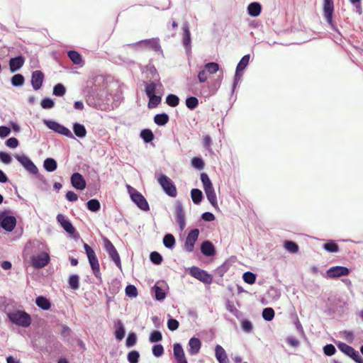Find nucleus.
Returning a JSON list of instances; mask_svg holds the SVG:
<instances>
[{
    "label": "nucleus",
    "instance_id": "nucleus-1",
    "mask_svg": "<svg viewBox=\"0 0 363 363\" xmlns=\"http://www.w3.org/2000/svg\"><path fill=\"white\" fill-rule=\"evenodd\" d=\"M201 180L202 182L203 189L208 201L213 207L217 208L218 201L216 194L208 174L206 173H201Z\"/></svg>",
    "mask_w": 363,
    "mask_h": 363
},
{
    "label": "nucleus",
    "instance_id": "nucleus-2",
    "mask_svg": "<svg viewBox=\"0 0 363 363\" xmlns=\"http://www.w3.org/2000/svg\"><path fill=\"white\" fill-rule=\"evenodd\" d=\"M9 320L16 325L27 328L31 323V318L25 311H18L8 315Z\"/></svg>",
    "mask_w": 363,
    "mask_h": 363
},
{
    "label": "nucleus",
    "instance_id": "nucleus-3",
    "mask_svg": "<svg viewBox=\"0 0 363 363\" xmlns=\"http://www.w3.org/2000/svg\"><path fill=\"white\" fill-rule=\"evenodd\" d=\"M84 248L86 252L89 262L90 264L91 268L93 271L94 276L96 278H100L101 277L100 266H99V260L95 254V252L86 243L84 244Z\"/></svg>",
    "mask_w": 363,
    "mask_h": 363
},
{
    "label": "nucleus",
    "instance_id": "nucleus-4",
    "mask_svg": "<svg viewBox=\"0 0 363 363\" xmlns=\"http://www.w3.org/2000/svg\"><path fill=\"white\" fill-rule=\"evenodd\" d=\"M157 181L168 196L174 198L177 196V191L176 186L170 178L164 174H161L158 177Z\"/></svg>",
    "mask_w": 363,
    "mask_h": 363
},
{
    "label": "nucleus",
    "instance_id": "nucleus-5",
    "mask_svg": "<svg viewBox=\"0 0 363 363\" xmlns=\"http://www.w3.org/2000/svg\"><path fill=\"white\" fill-rule=\"evenodd\" d=\"M127 189L130 194L132 201L142 210L148 211L150 207L145 197L132 186L128 185Z\"/></svg>",
    "mask_w": 363,
    "mask_h": 363
},
{
    "label": "nucleus",
    "instance_id": "nucleus-6",
    "mask_svg": "<svg viewBox=\"0 0 363 363\" xmlns=\"http://www.w3.org/2000/svg\"><path fill=\"white\" fill-rule=\"evenodd\" d=\"M16 225V218L13 216H9L4 211L0 213V226L8 232H11Z\"/></svg>",
    "mask_w": 363,
    "mask_h": 363
},
{
    "label": "nucleus",
    "instance_id": "nucleus-7",
    "mask_svg": "<svg viewBox=\"0 0 363 363\" xmlns=\"http://www.w3.org/2000/svg\"><path fill=\"white\" fill-rule=\"evenodd\" d=\"M103 241H104V248H105L106 251L108 252L110 257L114 262L116 265L119 269H121L122 266H121V258H120V256H119L116 247L107 238H104Z\"/></svg>",
    "mask_w": 363,
    "mask_h": 363
},
{
    "label": "nucleus",
    "instance_id": "nucleus-8",
    "mask_svg": "<svg viewBox=\"0 0 363 363\" xmlns=\"http://www.w3.org/2000/svg\"><path fill=\"white\" fill-rule=\"evenodd\" d=\"M45 123L50 129L54 130L55 132L59 134H61L70 138H74L73 134L67 128L55 121H45Z\"/></svg>",
    "mask_w": 363,
    "mask_h": 363
},
{
    "label": "nucleus",
    "instance_id": "nucleus-9",
    "mask_svg": "<svg viewBox=\"0 0 363 363\" xmlns=\"http://www.w3.org/2000/svg\"><path fill=\"white\" fill-rule=\"evenodd\" d=\"M50 256L47 252H42L31 257L32 266L35 269H40L48 264Z\"/></svg>",
    "mask_w": 363,
    "mask_h": 363
},
{
    "label": "nucleus",
    "instance_id": "nucleus-10",
    "mask_svg": "<svg viewBox=\"0 0 363 363\" xmlns=\"http://www.w3.org/2000/svg\"><path fill=\"white\" fill-rule=\"evenodd\" d=\"M190 274L205 284H210L212 281V277L210 274L196 267L190 269Z\"/></svg>",
    "mask_w": 363,
    "mask_h": 363
},
{
    "label": "nucleus",
    "instance_id": "nucleus-11",
    "mask_svg": "<svg viewBox=\"0 0 363 363\" xmlns=\"http://www.w3.org/2000/svg\"><path fill=\"white\" fill-rule=\"evenodd\" d=\"M199 235V230L198 229H194L191 230L186 239V242L184 244L185 250L189 252H191L194 250V244L196 241L197 240Z\"/></svg>",
    "mask_w": 363,
    "mask_h": 363
},
{
    "label": "nucleus",
    "instance_id": "nucleus-12",
    "mask_svg": "<svg viewBox=\"0 0 363 363\" xmlns=\"http://www.w3.org/2000/svg\"><path fill=\"white\" fill-rule=\"evenodd\" d=\"M349 273L350 271L348 268L342 266L332 267L326 272L327 277L331 279L347 276Z\"/></svg>",
    "mask_w": 363,
    "mask_h": 363
},
{
    "label": "nucleus",
    "instance_id": "nucleus-13",
    "mask_svg": "<svg viewBox=\"0 0 363 363\" xmlns=\"http://www.w3.org/2000/svg\"><path fill=\"white\" fill-rule=\"evenodd\" d=\"M15 158L30 173L36 174L38 168L35 164L26 155H15Z\"/></svg>",
    "mask_w": 363,
    "mask_h": 363
},
{
    "label": "nucleus",
    "instance_id": "nucleus-14",
    "mask_svg": "<svg viewBox=\"0 0 363 363\" xmlns=\"http://www.w3.org/2000/svg\"><path fill=\"white\" fill-rule=\"evenodd\" d=\"M333 0H324L323 12L324 16L328 23L333 26Z\"/></svg>",
    "mask_w": 363,
    "mask_h": 363
},
{
    "label": "nucleus",
    "instance_id": "nucleus-15",
    "mask_svg": "<svg viewBox=\"0 0 363 363\" xmlns=\"http://www.w3.org/2000/svg\"><path fill=\"white\" fill-rule=\"evenodd\" d=\"M138 45H142L147 48H151L155 52L162 51L161 45L160 43V39L157 38H153L150 39L140 40L137 43Z\"/></svg>",
    "mask_w": 363,
    "mask_h": 363
},
{
    "label": "nucleus",
    "instance_id": "nucleus-16",
    "mask_svg": "<svg viewBox=\"0 0 363 363\" xmlns=\"http://www.w3.org/2000/svg\"><path fill=\"white\" fill-rule=\"evenodd\" d=\"M57 220L63 228V229L69 234H74L76 232L74 227L72 225L71 222L65 218V216L62 214H58L57 216Z\"/></svg>",
    "mask_w": 363,
    "mask_h": 363
},
{
    "label": "nucleus",
    "instance_id": "nucleus-17",
    "mask_svg": "<svg viewBox=\"0 0 363 363\" xmlns=\"http://www.w3.org/2000/svg\"><path fill=\"white\" fill-rule=\"evenodd\" d=\"M44 79V74L40 70H36L32 73L31 84L35 90L40 89Z\"/></svg>",
    "mask_w": 363,
    "mask_h": 363
},
{
    "label": "nucleus",
    "instance_id": "nucleus-18",
    "mask_svg": "<svg viewBox=\"0 0 363 363\" xmlns=\"http://www.w3.org/2000/svg\"><path fill=\"white\" fill-rule=\"evenodd\" d=\"M72 185L77 189L83 190L86 187V182L79 173H74L71 177Z\"/></svg>",
    "mask_w": 363,
    "mask_h": 363
},
{
    "label": "nucleus",
    "instance_id": "nucleus-19",
    "mask_svg": "<svg viewBox=\"0 0 363 363\" xmlns=\"http://www.w3.org/2000/svg\"><path fill=\"white\" fill-rule=\"evenodd\" d=\"M175 213L177 222L180 228L183 229L185 225V214L183 209V206L181 202L177 201L175 207Z\"/></svg>",
    "mask_w": 363,
    "mask_h": 363
},
{
    "label": "nucleus",
    "instance_id": "nucleus-20",
    "mask_svg": "<svg viewBox=\"0 0 363 363\" xmlns=\"http://www.w3.org/2000/svg\"><path fill=\"white\" fill-rule=\"evenodd\" d=\"M25 62V58L23 56L11 58L9 60V67L11 72L18 70L23 67Z\"/></svg>",
    "mask_w": 363,
    "mask_h": 363
},
{
    "label": "nucleus",
    "instance_id": "nucleus-21",
    "mask_svg": "<svg viewBox=\"0 0 363 363\" xmlns=\"http://www.w3.org/2000/svg\"><path fill=\"white\" fill-rule=\"evenodd\" d=\"M189 354L195 355L199 353L201 347V342L199 338L191 337L189 341Z\"/></svg>",
    "mask_w": 363,
    "mask_h": 363
},
{
    "label": "nucleus",
    "instance_id": "nucleus-22",
    "mask_svg": "<svg viewBox=\"0 0 363 363\" xmlns=\"http://www.w3.org/2000/svg\"><path fill=\"white\" fill-rule=\"evenodd\" d=\"M201 251L207 257L213 256L216 253L213 245L208 240L202 242L201 245Z\"/></svg>",
    "mask_w": 363,
    "mask_h": 363
},
{
    "label": "nucleus",
    "instance_id": "nucleus-23",
    "mask_svg": "<svg viewBox=\"0 0 363 363\" xmlns=\"http://www.w3.org/2000/svg\"><path fill=\"white\" fill-rule=\"evenodd\" d=\"M215 354L219 363H229L226 352L220 345L216 346Z\"/></svg>",
    "mask_w": 363,
    "mask_h": 363
},
{
    "label": "nucleus",
    "instance_id": "nucleus-24",
    "mask_svg": "<svg viewBox=\"0 0 363 363\" xmlns=\"http://www.w3.org/2000/svg\"><path fill=\"white\" fill-rule=\"evenodd\" d=\"M250 62V55H244L242 59L238 62L236 67L235 77H237L239 75V73L243 71Z\"/></svg>",
    "mask_w": 363,
    "mask_h": 363
},
{
    "label": "nucleus",
    "instance_id": "nucleus-25",
    "mask_svg": "<svg viewBox=\"0 0 363 363\" xmlns=\"http://www.w3.org/2000/svg\"><path fill=\"white\" fill-rule=\"evenodd\" d=\"M262 10L261 5L259 3L253 2L249 4L247 7L248 13L251 16H257L260 14Z\"/></svg>",
    "mask_w": 363,
    "mask_h": 363
},
{
    "label": "nucleus",
    "instance_id": "nucleus-26",
    "mask_svg": "<svg viewBox=\"0 0 363 363\" xmlns=\"http://www.w3.org/2000/svg\"><path fill=\"white\" fill-rule=\"evenodd\" d=\"M183 43L187 47L190 45L191 43V33L189 30V26L188 23H185L183 25Z\"/></svg>",
    "mask_w": 363,
    "mask_h": 363
},
{
    "label": "nucleus",
    "instance_id": "nucleus-27",
    "mask_svg": "<svg viewBox=\"0 0 363 363\" xmlns=\"http://www.w3.org/2000/svg\"><path fill=\"white\" fill-rule=\"evenodd\" d=\"M116 330L115 331V337L117 340H121L125 336V330L121 320H118L116 322Z\"/></svg>",
    "mask_w": 363,
    "mask_h": 363
},
{
    "label": "nucleus",
    "instance_id": "nucleus-28",
    "mask_svg": "<svg viewBox=\"0 0 363 363\" xmlns=\"http://www.w3.org/2000/svg\"><path fill=\"white\" fill-rule=\"evenodd\" d=\"M35 303L39 308L43 310H48L51 306L49 300L44 296L38 297L35 300Z\"/></svg>",
    "mask_w": 363,
    "mask_h": 363
},
{
    "label": "nucleus",
    "instance_id": "nucleus-29",
    "mask_svg": "<svg viewBox=\"0 0 363 363\" xmlns=\"http://www.w3.org/2000/svg\"><path fill=\"white\" fill-rule=\"evenodd\" d=\"M73 130L74 134L79 138H84L86 135V130L84 125L78 123L73 125Z\"/></svg>",
    "mask_w": 363,
    "mask_h": 363
},
{
    "label": "nucleus",
    "instance_id": "nucleus-30",
    "mask_svg": "<svg viewBox=\"0 0 363 363\" xmlns=\"http://www.w3.org/2000/svg\"><path fill=\"white\" fill-rule=\"evenodd\" d=\"M43 166H44V168L48 172H54L57 169V162L54 159L47 158L44 161Z\"/></svg>",
    "mask_w": 363,
    "mask_h": 363
},
{
    "label": "nucleus",
    "instance_id": "nucleus-31",
    "mask_svg": "<svg viewBox=\"0 0 363 363\" xmlns=\"http://www.w3.org/2000/svg\"><path fill=\"white\" fill-rule=\"evenodd\" d=\"M173 352L176 360L186 357L184 350L179 343L174 345Z\"/></svg>",
    "mask_w": 363,
    "mask_h": 363
},
{
    "label": "nucleus",
    "instance_id": "nucleus-32",
    "mask_svg": "<svg viewBox=\"0 0 363 363\" xmlns=\"http://www.w3.org/2000/svg\"><path fill=\"white\" fill-rule=\"evenodd\" d=\"M67 55L70 60L75 65H80L82 62L81 55L75 50L69 51Z\"/></svg>",
    "mask_w": 363,
    "mask_h": 363
},
{
    "label": "nucleus",
    "instance_id": "nucleus-33",
    "mask_svg": "<svg viewBox=\"0 0 363 363\" xmlns=\"http://www.w3.org/2000/svg\"><path fill=\"white\" fill-rule=\"evenodd\" d=\"M169 121V116L167 113L157 114L154 117V122L158 125H164Z\"/></svg>",
    "mask_w": 363,
    "mask_h": 363
},
{
    "label": "nucleus",
    "instance_id": "nucleus-34",
    "mask_svg": "<svg viewBox=\"0 0 363 363\" xmlns=\"http://www.w3.org/2000/svg\"><path fill=\"white\" fill-rule=\"evenodd\" d=\"M191 196L193 202L195 204H199L203 199V194L201 190L198 189H193L191 191Z\"/></svg>",
    "mask_w": 363,
    "mask_h": 363
},
{
    "label": "nucleus",
    "instance_id": "nucleus-35",
    "mask_svg": "<svg viewBox=\"0 0 363 363\" xmlns=\"http://www.w3.org/2000/svg\"><path fill=\"white\" fill-rule=\"evenodd\" d=\"M284 248L291 253H296L298 251V245L290 240H286L284 242Z\"/></svg>",
    "mask_w": 363,
    "mask_h": 363
},
{
    "label": "nucleus",
    "instance_id": "nucleus-36",
    "mask_svg": "<svg viewBox=\"0 0 363 363\" xmlns=\"http://www.w3.org/2000/svg\"><path fill=\"white\" fill-rule=\"evenodd\" d=\"M338 349L347 354V356L350 357L352 354V352H354V349L351 346L347 345L345 342H339L337 344Z\"/></svg>",
    "mask_w": 363,
    "mask_h": 363
},
{
    "label": "nucleus",
    "instance_id": "nucleus-37",
    "mask_svg": "<svg viewBox=\"0 0 363 363\" xmlns=\"http://www.w3.org/2000/svg\"><path fill=\"white\" fill-rule=\"evenodd\" d=\"M140 137L145 143H150L154 139V135L151 130L144 129L140 132Z\"/></svg>",
    "mask_w": 363,
    "mask_h": 363
},
{
    "label": "nucleus",
    "instance_id": "nucleus-38",
    "mask_svg": "<svg viewBox=\"0 0 363 363\" xmlns=\"http://www.w3.org/2000/svg\"><path fill=\"white\" fill-rule=\"evenodd\" d=\"M70 288L74 290L78 289L79 287V277L77 274L71 275L68 280Z\"/></svg>",
    "mask_w": 363,
    "mask_h": 363
},
{
    "label": "nucleus",
    "instance_id": "nucleus-39",
    "mask_svg": "<svg viewBox=\"0 0 363 363\" xmlns=\"http://www.w3.org/2000/svg\"><path fill=\"white\" fill-rule=\"evenodd\" d=\"M204 69L209 74L216 73L219 69V65L216 62H208L205 65Z\"/></svg>",
    "mask_w": 363,
    "mask_h": 363
},
{
    "label": "nucleus",
    "instance_id": "nucleus-40",
    "mask_svg": "<svg viewBox=\"0 0 363 363\" xmlns=\"http://www.w3.org/2000/svg\"><path fill=\"white\" fill-rule=\"evenodd\" d=\"M152 289L155 291V296L157 300L162 301L165 298L166 294L162 288L155 284Z\"/></svg>",
    "mask_w": 363,
    "mask_h": 363
},
{
    "label": "nucleus",
    "instance_id": "nucleus-41",
    "mask_svg": "<svg viewBox=\"0 0 363 363\" xmlns=\"http://www.w3.org/2000/svg\"><path fill=\"white\" fill-rule=\"evenodd\" d=\"M87 208L89 211L96 212L100 209V203L97 199H93L89 200L87 203Z\"/></svg>",
    "mask_w": 363,
    "mask_h": 363
},
{
    "label": "nucleus",
    "instance_id": "nucleus-42",
    "mask_svg": "<svg viewBox=\"0 0 363 363\" xmlns=\"http://www.w3.org/2000/svg\"><path fill=\"white\" fill-rule=\"evenodd\" d=\"M166 103L171 107L177 106L179 103V99L174 94H169L166 98Z\"/></svg>",
    "mask_w": 363,
    "mask_h": 363
},
{
    "label": "nucleus",
    "instance_id": "nucleus-43",
    "mask_svg": "<svg viewBox=\"0 0 363 363\" xmlns=\"http://www.w3.org/2000/svg\"><path fill=\"white\" fill-rule=\"evenodd\" d=\"M164 245L167 248H172L175 244L174 237L172 234H167L163 238Z\"/></svg>",
    "mask_w": 363,
    "mask_h": 363
},
{
    "label": "nucleus",
    "instance_id": "nucleus-44",
    "mask_svg": "<svg viewBox=\"0 0 363 363\" xmlns=\"http://www.w3.org/2000/svg\"><path fill=\"white\" fill-rule=\"evenodd\" d=\"M24 77L21 74H16L13 75L11 78V84L14 86H22L24 83Z\"/></svg>",
    "mask_w": 363,
    "mask_h": 363
},
{
    "label": "nucleus",
    "instance_id": "nucleus-45",
    "mask_svg": "<svg viewBox=\"0 0 363 363\" xmlns=\"http://www.w3.org/2000/svg\"><path fill=\"white\" fill-rule=\"evenodd\" d=\"M147 97L149 98L148 107L150 108L157 106L161 102V97L155 94L150 95V96Z\"/></svg>",
    "mask_w": 363,
    "mask_h": 363
},
{
    "label": "nucleus",
    "instance_id": "nucleus-46",
    "mask_svg": "<svg viewBox=\"0 0 363 363\" xmlns=\"http://www.w3.org/2000/svg\"><path fill=\"white\" fill-rule=\"evenodd\" d=\"M262 317L265 320H272L274 317V309L272 308H265L262 311Z\"/></svg>",
    "mask_w": 363,
    "mask_h": 363
},
{
    "label": "nucleus",
    "instance_id": "nucleus-47",
    "mask_svg": "<svg viewBox=\"0 0 363 363\" xmlns=\"http://www.w3.org/2000/svg\"><path fill=\"white\" fill-rule=\"evenodd\" d=\"M242 279L247 284H253L256 281V275L252 272H247L243 274Z\"/></svg>",
    "mask_w": 363,
    "mask_h": 363
},
{
    "label": "nucleus",
    "instance_id": "nucleus-48",
    "mask_svg": "<svg viewBox=\"0 0 363 363\" xmlns=\"http://www.w3.org/2000/svg\"><path fill=\"white\" fill-rule=\"evenodd\" d=\"M199 105V100L196 97L190 96L186 99V106L189 109H194Z\"/></svg>",
    "mask_w": 363,
    "mask_h": 363
},
{
    "label": "nucleus",
    "instance_id": "nucleus-49",
    "mask_svg": "<svg viewBox=\"0 0 363 363\" xmlns=\"http://www.w3.org/2000/svg\"><path fill=\"white\" fill-rule=\"evenodd\" d=\"M157 89V84L154 82H150L145 86V91L147 96L155 94Z\"/></svg>",
    "mask_w": 363,
    "mask_h": 363
},
{
    "label": "nucleus",
    "instance_id": "nucleus-50",
    "mask_svg": "<svg viewBox=\"0 0 363 363\" xmlns=\"http://www.w3.org/2000/svg\"><path fill=\"white\" fill-rule=\"evenodd\" d=\"M65 92L66 89L62 84H57L53 88V94L57 96H62Z\"/></svg>",
    "mask_w": 363,
    "mask_h": 363
},
{
    "label": "nucleus",
    "instance_id": "nucleus-51",
    "mask_svg": "<svg viewBox=\"0 0 363 363\" xmlns=\"http://www.w3.org/2000/svg\"><path fill=\"white\" fill-rule=\"evenodd\" d=\"M125 291L128 297L135 298L138 296V290L134 285H128Z\"/></svg>",
    "mask_w": 363,
    "mask_h": 363
},
{
    "label": "nucleus",
    "instance_id": "nucleus-52",
    "mask_svg": "<svg viewBox=\"0 0 363 363\" xmlns=\"http://www.w3.org/2000/svg\"><path fill=\"white\" fill-rule=\"evenodd\" d=\"M162 339V333L158 330H153L150 335L149 340L151 342H157Z\"/></svg>",
    "mask_w": 363,
    "mask_h": 363
},
{
    "label": "nucleus",
    "instance_id": "nucleus-53",
    "mask_svg": "<svg viewBox=\"0 0 363 363\" xmlns=\"http://www.w3.org/2000/svg\"><path fill=\"white\" fill-rule=\"evenodd\" d=\"M323 248L330 252H337L339 251V246L334 242L325 243Z\"/></svg>",
    "mask_w": 363,
    "mask_h": 363
},
{
    "label": "nucleus",
    "instance_id": "nucleus-54",
    "mask_svg": "<svg viewBox=\"0 0 363 363\" xmlns=\"http://www.w3.org/2000/svg\"><path fill=\"white\" fill-rule=\"evenodd\" d=\"M150 258L151 262L155 264H160L162 262V257L155 251L150 253Z\"/></svg>",
    "mask_w": 363,
    "mask_h": 363
},
{
    "label": "nucleus",
    "instance_id": "nucleus-55",
    "mask_svg": "<svg viewBox=\"0 0 363 363\" xmlns=\"http://www.w3.org/2000/svg\"><path fill=\"white\" fill-rule=\"evenodd\" d=\"M140 354L136 350H133L128 354V360L130 363H138Z\"/></svg>",
    "mask_w": 363,
    "mask_h": 363
},
{
    "label": "nucleus",
    "instance_id": "nucleus-56",
    "mask_svg": "<svg viewBox=\"0 0 363 363\" xmlns=\"http://www.w3.org/2000/svg\"><path fill=\"white\" fill-rule=\"evenodd\" d=\"M191 164L199 169H202L204 167V162L199 157H194L191 160Z\"/></svg>",
    "mask_w": 363,
    "mask_h": 363
},
{
    "label": "nucleus",
    "instance_id": "nucleus-57",
    "mask_svg": "<svg viewBox=\"0 0 363 363\" xmlns=\"http://www.w3.org/2000/svg\"><path fill=\"white\" fill-rule=\"evenodd\" d=\"M152 353L157 357L162 356L164 353L163 346L162 345H154L152 347Z\"/></svg>",
    "mask_w": 363,
    "mask_h": 363
},
{
    "label": "nucleus",
    "instance_id": "nucleus-58",
    "mask_svg": "<svg viewBox=\"0 0 363 363\" xmlns=\"http://www.w3.org/2000/svg\"><path fill=\"white\" fill-rule=\"evenodd\" d=\"M323 352L325 355L332 356L335 353L336 350L334 345L328 344L323 347Z\"/></svg>",
    "mask_w": 363,
    "mask_h": 363
},
{
    "label": "nucleus",
    "instance_id": "nucleus-59",
    "mask_svg": "<svg viewBox=\"0 0 363 363\" xmlns=\"http://www.w3.org/2000/svg\"><path fill=\"white\" fill-rule=\"evenodd\" d=\"M40 105L43 108L48 109L54 107V102L52 99L46 98L41 101Z\"/></svg>",
    "mask_w": 363,
    "mask_h": 363
},
{
    "label": "nucleus",
    "instance_id": "nucleus-60",
    "mask_svg": "<svg viewBox=\"0 0 363 363\" xmlns=\"http://www.w3.org/2000/svg\"><path fill=\"white\" fill-rule=\"evenodd\" d=\"M137 337L135 333H130L126 339L127 347H132L136 344Z\"/></svg>",
    "mask_w": 363,
    "mask_h": 363
},
{
    "label": "nucleus",
    "instance_id": "nucleus-61",
    "mask_svg": "<svg viewBox=\"0 0 363 363\" xmlns=\"http://www.w3.org/2000/svg\"><path fill=\"white\" fill-rule=\"evenodd\" d=\"M179 323L176 319L169 318L167 322L168 328L172 330H176L179 328Z\"/></svg>",
    "mask_w": 363,
    "mask_h": 363
},
{
    "label": "nucleus",
    "instance_id": "nucleus-62",
    "mask_svg": "<svg viewBox=\"0 0 363 363\" xmlns=\"http://www.w3.org/2000/svg\"><path fill=\"white\" fill-rule=\"evenodd\" d=\"M198 79L200 83L206 82L208 79V72L205 69L200 71L198 74Z\"/></svg>",
    "mask_w": 363,
    "mask_h": 363
},
{
    "label": "nucleus",
    "instance_id": "nucleus-63",
    "mask_svg": "<svg viewBox=\"0 0 363 363\" xmlns=\"http://www.w3.org/2000/svg\"><path fill=\"white\" fill-rule=\"evenodd\" d=\"M0 160L5 164H9L12 159L11 157L6 152H0Z\"/></svg>",
    "mask_w": 363,
    "mask_h": 363
},
{
    "label": "nucleus",
    "instance_id": "nucleus-64",
    "mask_svg": "<svg viewBox=\"0 0 363 363\" xmlns=\"http://www.w3.org/2000/svg\"><path fill=\"white\" fill-rule=\"evenodd\" d=\"M6 144L11 148H15L18 145V140L16 138H10L6 140Z\"/></svg>",
    "mask_w": 363,
    "mask_h": 363
}]
</instances>
